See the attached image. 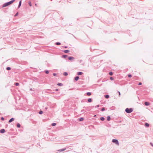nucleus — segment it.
<instances>
[{
  "mask_svg": "<svg viewBox=\"0 0 153 153\" xmlns=\"http://www.w3.org/2000/svg\"><path fill=\"white\" fill-rule=\"evenodd\" d=\"M15 1V0H12L10 1L5 2L2 5V7H6L11 4Z\"/></svg>",
  "mask_w": 153,
  "mask_h": 153,
  "instance_id": "f257e3e1",
  "label": "nucleus"
},
{
  "mask_svg": "<svg viewBox=\"0 0 153 153\" xmlns=\"http://www.w3.org/2000/svg\"><path fill=\"white\" fill-rule=\"evenodd\" d=\"M133 110V109L132 108H126L125 110V111L127 113H131Z\"/></svg>",
  "mask_w": 153,
  "mask_h": 153,
  "instance_id": "f03ea898",
  "label": "nucleus"
},
{
  "mask_svg": "<svg viewBox=\"0 0 153 153\" xmlns=\"http://www.w3.org/2000/svg\"><path fill=\"white\" fill-rule=\"evenodd\" d=\"M112 142L114 143L117 145L119 146V145L118 140L116 139H113L112 140Z\"/></svg>",
  "mask_w": 153,
  "mask_h": 153,
  "instance_id": "7ed1b4c3",
  "label": "nucleus"
},
{
  "mask_svg": "<svg viewBox=\"0 0 153 153\" xmlns=\"http://www.w3.org/2000/svg\"><path fill=\"white\" fill-rule=\"evenodd\" d=\"M74 58L73 57L71 56H69L68 57V59L70 61L73 60L74 59Z\"/></svg>",
  "mask_w": 153,
  "mask_h": 153,
  "instance_id": "20e7f679",
  "label": "nucleus"
},
{
  "mask_svg": "<svg viewBox=\"0 0 153 153\" xmlns=\"http://www.w3.org/2000/svg\"><path fill=\"white\" fill-rule=\"evenodd\" d=\"M5 132V130L4 129H2L0 130V133L2 134L4 133Z\"/></svg>",
  "mask_w": 153,
  "mask_h": 153,
  "instance_id": "39448f33",
  "label": "nucleus"
},
{
  "mask_svg": "<svg viewBox=\"0 0 153 153\" xmlns=\"http://www.w3.org/2000/svg\"><path fill=\"white\" fill-rule=\"evenodd\" d=\"M79 76H76V77H75L74 78V81H77L79 79Z\"/></svg>",
  "mask_w": 153,
  "mask_h": 153,
  "instance_id": "423d86ee",
  "label": "nucleus"
},
{
  "mask_svg": "<svg viewBox=\"0 0 153 153\" xmlns=\"http://www.w3.org/2000/svg\"><path fill=\"white\" fill-rule=\"evenodd\" d=\"M66 149V148H63L62 149H59L58 150V151L59 152H63V151L65 150Z\"/></svg>",
  "mask_w": 153,
  "mask_h": 153,
  "instance_id": "0eeeda50",
  "label": "nucleus"
},
{
  "mask_svg": "<svg viewBox=\"0 0 153 153\" xmlns=\"http://www.w3.org/2000/svg\"><path fill=\"white\" fill-rule=\"evenodd\" d=\"M144 104L146 106H148L150 105V103L149 102H145Z\"/></svg>",
  "mask_w": 153,
  "mask_h": 153,
  "instance_id": "6e6552de",
  "label": "nucleus"
},
{
  "mask_svg": "<svg viewBox=\"0 0 153 153\" xmlns=\"http://www.w3.org/2000/svg\"><path fill=\"white\" fill-rule=\"evenodd\" d=\"M15 120L14 118H11L8 121V122L9 123H10L13 121Z\"/></svg>",
  "mask_w": 153,
  "mask_h": 153,
  "instance_id": "1a4fd4ad",
  "label": "nucleus"
},
{
  "mask_svg": "<svg viewBox=\"0 0 153 153\" xmlns=\"http://www.w3.org/2000/svg\"><path fill=\"white\" fill-rule=\"evenodd\" d=\"M78 120L79 121H82L84 120V118L82 117H80L78 118Z\"/></svg>",
  "mask_w": 153,
  "mask_h": 153,
  "instance_id": "9d476101",
  "label": "nucleus"
},
{
  "mask_svg": "<svg viewBox=\"0 0 153 153\" xmlns=\"http://www.w3.org/2000/svg\"><path fill=\"white\" fill-rule=\"evenodd\" d=\"M83 74V73L81 71L78 72L77 73V74L78 75H81L82 74Z\"/></svg>",
  "mask_w": 153,
  "mask_h": 153,
  "instance_id": "9b49d317",
  "label": "nucleus"
},
{
  "mask_svg": "<svg viewBox=\"0 0 153 153\" xmlns=\"http://www.w3.org/2000/svg\"><path fill=\"white\" fill-rule=\"evenodd\" d=\"M21 4H22V0H21L19 1V4L18 7V8H20V6L21 5Z\"/></svg>",
  "mask_w": 153,
  "mask_h": 153,
  "instance_id": "f8f14e48",
  "label": "nucleus"
},
{
  "mask_svg": "<svg viewBox=\"0 0 153 153\" xmlns=\"http://www.w3.org/2000/svg\"><path fill=\"white\" fill-rule=\"evenodd\" d=\"M149 124L148 123H145V126L146 127H149Z\"/></svg>",
  "mask_w": 153,
  "mask_h": 153,
  "instance_id": "ddd939ff",
  "label": "nucleus"
},
{
  "mask_svg": "<svg viewBox=\"0 0 153 153\" xmlns=\"http://www.w3.org/2000/svg\"><path fill=\"white\" fill-rule=\"evenodd\" d=\"M104 97L106 99H108L110 97V96L109 95L107 94L104 95Z\"/></svg>",
  "mask_w": 153,
  "mask_h": 153,
  "instance_id": "4468645a",
  "label": "nucleus"
},
{
  "mask_svg": "<svg viewBox=\"0 0 153 153\" xmlns=\"http://www.w3.org/2000/svg\"><path fill=\"white\" fill-rule=\"evenodd\" d=\"M92 99L91 98H90L88 99V102H92Z\"/></svg>",
  "mask_w": 153,
  "mask_h": 153,
  "instance_id": "2eb2a0df",
  "label": "nucleus"
},
{
  "mask_svg": "<svg viewBox=\"0 0 153 153\" xmlns=\"http://www.w3.org/2000/svg\"><path fill=\"white\" fill-rule=\"evenodd\" d=\"M68 56L66 55H62V57L63 58H66Z\"/></svg>",
  "mask_w": 153,
  "mask_h": 153,
  "instance_id": "dca6fc26",
  "label": "nucleus"
},
{
  "mask_svg": "<svg viewBox=\"0 0 153 153\" xmlns=\"http://www.w3.org/2000/svg\"><path fill=\"white\" fill-rule=\"evenodd\" d=\"M16 126L18 128H20L21 127V125L19 123L16 124Z\"/></svg>",
  "mask_w": 153,
  "mask_h": 153,
  "instance_id": "f3484780",
  "label": "nucleus"
},
{
  "mask_svg": "<svg viewBox=\"0 0 153 153\" xmlns=\"http://www.w3.org/2000/svg\"><path fill=\"white\" fill-rule=\"evenodd\" d=\"M70 52V51L68 50H64L63 52L65 53H67Z\"/></svg>",
  "mask_w": 153,
  "mask_h": 153,
  "instance_id": "a211bd4d",
  "label": "nucleus"
},
{
  "mask_svg": "<svg viewBox=\"0 0 153 153\" xmlns=\"http://www.w3.org/2000/svg\"><path fill=\"white\" fill-rule=\"evenodd\" d=\"M111 119V117L110 116H108L107 117V120L108 121H110Z\"/></svg>",
  "mask_w": 153,
  "mask_h": 153,
  "instance_id": "6ab92c4d",
  "label": "nucleus"
},
{
  "mask_svg": "<svg viewBox=\"0 0 153 153\" xmlns=\"http://www.w3.org/2000/svg\"><path fill=\"white\" fill-rule=\"evenodd\" d=\"M85 108L86 110L90 111V109H89V107H83V108Z\"/></svg>",
  "mask_w": 153,
  "mask_h": 153,
  "instance_id": "aec40b11",
  "label": "nucleus"
},
{
  "mask_svg": "<svg viewBox=\"0 0 153 153\" xmlns=\"http://www.w3.org/2000/svg\"><path fill=\"white\" fill-rule=\"evenodd\" d=\"M86 94L87 95L89 96L91 94V93L90 92H88L86 93Z\"/></svg>",
  "mask_w": 153,
  "mask_h": 153,
  "instance_id": "412c9836",
  "label": "nucleus"
},
{
  "mask_svg": "<svg viewBox=\"0 0 153 153\" xmlns=\"http://www.w3.org/2000/svg\"><path fill=\"white\" fill-rule=\"evenodd\" d=\"M63 75L65 76H67L68 75V73L66 72H65L63 73Z\"/></svg>",
  "mask_w": 153,
  "mask_h": 153,
  "instance_id": "4be33fe9",
  "label": "nucleus"
},
{
  "mask_svg": "<svg viewBox=\"0 0 153 153\" xmlns=\"http://www.w3.org/2000/svg\"><path fill=\"white\" fill-rule=\"evenodd\" d=\"M55 44L56 45H60L61 44L60 42H56L55 43Z\"/></svg>",
  "mask_w": 153,
  "mask_h": 153,
  "instance_id": "5701e85b",
  "label": "nucleus"
},
{
  "mask_svg": "<svg viewBox=\"0 0 153 153\" xmlns=\"http://www.w3.org/2000/svg\"><path fill=\"white\" fill-rule=\"evenodd\" d=\"M100 119L101 121H104L105 120V118H104V117H101L100 118Z\"/></svg>",
  "mask_w": 153,
  "mask_h": 153,
  "instance_id": "b1692460",
  "label": "nucleus"
},
{
  "mask_svg": "<svg viewBox=\"0 0 153 153\" xmlns=\"http://www.w3.org/2000/svg\"><path fill=\"white\" fill-rule=\"evenodd\" d=\"M44 72L46 74H48L49 73V71L48 70H45L44 71Z\"/></svg>",
  "mask_w": 153,
  "mask_h": 153,
  "instance_id": "393cba45",
  "label": "nucleus"
},
{
  "mask_svg": "<svg viewBox=\"0 0 153 153\" xmlns=\"http://www.w3.org/2000/svg\"><path fill=\"white\" fill-rule=\"evenodd\" d=\"M57 85L59 86H62L63 85V84L61 83H58Z\"/></svg>",
  "mask_w": 153,
  "mask_h": 153,
  "instance_id": "a878e982",
  "label": "nucleus"
},
{
  "mask_svg": "<svg viewBox=\"0 0 153 153\" xmlns=\"http://www.w3.org/2000/svg\"><path fill=\"white\" fill-rule=\"evenodd\" d=\"M11 69V68L10 67H7L6 68V69L7 71H9Z\"/></svg>",
  "mask_w": 153,
  "mask_h": 153,
  "instance_id": "bb28decb",
  "label": "nucleus"
},
{
  "mask_svg": "<svg viewBox=\"0 0 153 153\" xmlns=\"http://www.w3.org/2000/svg\"><path fill=\"white\" fill-rule=\"evenodd\" d=\"M14 85L16 86L19 85V84L18 82H16L14 83Z\"/></svg>",
  "mask_w": 153,
  "mask_h": 153,
  "instance_id": "cd10ccee",
  "label": "nucleus"
},
{
  "mask_svg": "<svg viewBox=\"0 0 153 153\" xmlns=\"http://www.w3.org/2000/svg\"><path fill=\"white\" fill-rule=\"evenodd\" d=\"M56 125V123H52L51 125L53 126H55Z\"/></svg>",
  "mask_w": 153,
  "mask_h": 153,
  "instance_id": "c85d7f7f",
  "label": "nucleus"
},
{
  "mask_svg": "<svg viewBox=\"0 0 153 153\" xmlns=\"http://www.w3.org/2000/svg\"><path fill=\"white\" fill-rule=\"evenodd\" d=\"M109 74L110 75V76H112L113 74V73L112 71H110L109 72Z\"/></svg>",
  "mask_w": 153,
  "mask_h": 153,
  "instance_id": "c756f323",
  "label": "nucleus"
},
{
  "mask_svg": "<svg viewBox=\"0 0 153 153\" xmlns=\"http://www.w3.org/2000/svg\"><path fill=\"white\" fill-rule=\"evenodd\" d=\"M39 113L40 114H42L43 113V111L42 110H40L39 112Z\"/></svg>",
  "mask_w": 153,
  "mask_h": 153,
  "instance_id": "7c9ffc66",
  "label": "nucleus"
},
{
  "mask_svg": "<svg viewBox=\"0 0 153 153\" xmlns=\"http://www.w3.org/2000/svg\"><path fill=\"white\" fill-rule=\"evenodd\" d=\"M128 76L129 78H131L132 76V75L131 74H128Z\"/></svg>",
  "mask_w": 153,
  "mask_h": 153,
  "instance_id": "2f4dec72",
  "label": "nucleus"
},
{
  "mask_svg": "<svg viewBox=\"0 0 153 153\" xmlns=\"http://www.w3.org/2000/svg\"><path fill=\"white\" fill-rule=\"evenodd\" d=\"M105 110V108L104 107H103L101 109V111H103Z\"/></svg>",
  "mask_w": 153,
  "mask_h": 153,
  "instance_id": "473e14b6",
  "label": "nucleus"
},
{
  "mask_svg": "<svg viewBox=\"0 0 153 153\" xmlns=\"http://www.w3.org/2000/svg\"><path fill=\"white\" fill-rule=\"evenodd\" d=\"M28 4L30 6H32V4L30 1H29L28 2Z\"/></svg>",
  "mask_w": 153,
  "mask_h": 153,
  "instance_id": "72a5a7b5",
  "label": "nucleus"
},
{
  "mask_svg": "<svg viewBox=\"0 0 153 153\" xmlns=\"http://www.w3.org/2000/svg\"><path fill=\"white\" fill-rule=\"evenodd\" d=\"M1 120L4 121V117H1Z\"/></svg>",
  "mask_w": 153,
  "mask_h": 153,
  "instance_id": "f704fd0d",
  "label": "nucleus"
},
{
  "mask_svg": "<svg viewBox=\"0 0 153 153\" xmlns=\"http://www.w3.org/2000/svg\"><path fill=\"white\" fill-rule=\"evenodd\" d=\"M117 93H118L119 94V96L120 97V95H121V94H120V92L119 91H117Z\"/></svg>",
  "mask_w": 153,
  "mask_h": 153,
  "instance_id": "c9c22d12",
  "label": "nucleus"
},
{
  "mask_svg": "<svg viewBox=\"0 0 153 153\" xmlns=\"http://www.w3.org/2000/svg\"><path fill=\"white\" fill-rule=\"evenodd\" d=\"M19 13L18 12H17L15 15V16H17L18 15Z\"/></svg>",
  "mask_w": 153,
  "mask_h": 153,
  "instance_id": "e433bc0d",
  "label": "nucleus"
},
{
  "mask_svg": "<svg viewBox=\"0 0 153 153\" xmlns=\"http://www.w3.org/2000/svg\"><path fill=\"white\" fill-rule=\"evenodd\" d=\"M84 111H85L84 109H82L81 110V112L82 113Z\"/></svg>",
  "mask_w": 153,
  "mask_h": 153,
  "instance_id": "4c0bfd02",
  "label": "nucleus"
},
{
  "mask_svg": "<svg viewBox=\"0 0 153 153\" xmlns=\"http://www.w3.org/2000/svg\"><path fill=\"white\" fill-rule=\"evenodd\" d=\"M53 75L54 76H56V74L55 73H53Z\"/></svg>",
  "mask_w": 153,
  "mask_h": 153,
  "instance_id": "58836bf2",
  "label": "nucleus"
},
{
  "mask_svg": "<svg viewBox=\"0 0 153 153\" xmlns=\"http://www.w3.org/2000/svg\"><path fill=\"white\" fill-rule=\"evenodd\" d=\"M142 84V83L141 82H140L138 84L139 85H141Z\"/></svg>",
  "mask_w": 153,
  "mask_h": 153,
  "instance_id": "ea45409f",
  "label": "nucleus"
},
{
  "mask_svg": "<svg viewBox=\"0 0 153 153\" xmlns=\"http://www.w3.org/2000/svg\"><path fill=\"white\" fill-rule=\"evenodd\" d=\"M100 105H96V106H95V108H97V107H99Z\"/></svg>",
  "mask_w": 153,
  "mask_h": 153,
  "instance_id": "a19ab883",
  "label": "nucleus"
},
{
  "mask_svg": "<svg viewBox=\"0 0 153 153\" xmlns=\"http://www.w3.org/2000/svg\"><path fill=\"white\" fill-rule=\"evenodd\" d=\"M110 79L111 80H113L114 79L113 77H111Z\"/></svg>",
  "mask_w": 153,
  "mask_h": 153,
  "instance_id": "79ce46f5",
  "label": "nucleus"
},
{
  "mask_svg": "<svg viewBox=\"0 0 153 153\" xmlns=\"http://www.w3.org/2000/svg\"><path fill=\"white\" fill-rule=\"evenodd\" d=\"M59 90V89H57V88H56V89L55 90V91H58Z\"/></svg>",
  "mask_w": 153,
  "mask_h": 153,
  "instance_id": "37998d69",
  "label": "nucleus"
},
{
  "mask_svg": "<svg viewBox=\"0 0 153 153\" xmlns=\"http://www.w3.org/2000/svg\"><path fill=\"white\" fill-rule=\"evenodd\" d=\"M150 145L152 146H153V143L151 142V143H150Z\"/></svg>",
  "mask_w": 153,
  "mask_h": 153,
  "instance_id": "c03bdc74",
  "label": "nucleus"
},
{
  "mask_svg": "<svg viewBox=\"0 0 153 153\" xmlns=\"http://www.w3.org/2000/svg\"><path fill=\"white\" fill-rule=\"evenodd\" d=\"M63 47H64L65 48H68V46H63Z\"/></svg>",
  "mask_w": 153,
  "mask_h": 153,
  "instance_id": "a18cd8bd",
  "label": "nucleus"
},
{
  "mask_svg": "<svg viewBox=\"0 0 153 153\" xmlns=\"http://www.w3.org/2000/svg\"><path fill=\"white\" fill-rule=\"evenodd\" d=\"M83 61L82 60H81L79 61V62L81 63Z\"/></svg>",
  "mask_w": 153,
  "mask_h": 153,
  "instance_id": "49530a36",
  "label": "nucleus"
},
{
  "mask_svg": "<svg viewBox=\"0 0 153 153\" xmlns=\"http://www.w3.org/2000/svg\"><path fill=\"white\" fill-rule=\"evenodd\" d=\"M30 91H32L33 90V89H32V88H31L30 89Z\"/></svg>",
  "mask_w": 153,
  "mask_h": 153,
  "instance_id": "de8ad7c7",
  "label": "nucleus"
},
{
  "mask_svg": "<svg viewBox=\"0 0 153 153\" xmlns=\"http://www.w3.org/2000/svg\"><path fill=\"white\" fill-rule=\"evenodd\" d=\"M72 35L74 36V38H76L75 37V36L74 35H73L72 34Z\"/></svg>",
  "mask_w": 153,
  "mask_h": 153,
  "instance_id": "09e8293b",
  "label": "nucleus"
},
{
  "mask_svg": "<svg viewBox=\"0 0 153 153\" xmlns=\"http://www.w3.org/2000/svg\"><path fill=\"white\" fill-rule=\"evenodd\" d=\"M47 107H46V108H45V109H47Z\"/></svg>",
  "mask_w": 153,
  "mask_h": 153,
  "instance_id": "8fccbe9b",
  "label": "nucleus"
},
{
  "mask_svg": "<svg viewBox=\"0 0 153 153\" xmlns=\"http://www.w3.org/2000/svg\"><path fill=\"white\" fill-rule=\"evenodd\" d=\"M96 115H94V117H96Z\"/></svg>",
  "mask_w": 153,
  "mask_h": 153,
  "instance_id": "3c124183",
  "label": "nucleus"
},
{
  "mask_svg": "<svg viewBox=\"0 0 153 153\" xmlns=\"http://www.w3.org/2000/svg\"><path fill=\"white\" fill-rule=\"evenodd\" d=\"M52 0H51V1H52Z\"/></svg>",
  "mask_w": 153,
  "mask_h": 153,
  "instance_id": "603ef678",
  "label": "nucleus"
}]
</instances>
